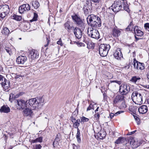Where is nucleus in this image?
I'll return each mask as SVG.
<instances>
[{
	"mask_svg": "<svg viewBox=\"0 0 149 149\" xmlns=\"http://www.w3.org/2000/svg\"><path fill=\"white\" fill-rule=\"evenodd\" d=\"M15 102L17 109H23L26 107H31V109H35L39 106L42 105L44 104V99L43 96L38 97L30 99L28 101L22 99L15 100Z\"/></svg>",
	"mask_w": 149,
	"mask_h": 149,
	"instance_id": "f257e3e1",
	"label": "nucleus"
},
{
	"mask_svg": "<svg viewBox=\"0 0 149 149\" xmlns=\"http://www.w3.org/2000/svg\"><path fill=\"white\" fill-rule=\"evenodd\" d=\"M86 19L88 24L92 27L97 28L101 26L100 19L94 15H88Z\"/></svg>",
	"mask_w": 149,
	"mask_h": 149,
	"instance_id": "f03ea898",
	"label": "nucleus"
},
{
	"mask_svg": "<svg viewBox=\"0 0 149 149\" xmlns=\"http://www.w3.org/2000/svg\"><path fill=\"white\" fill-rule=\"evenodd\" d=\"M132 99L134 102L137 104L143 103V97L141 94L136 91L133 92L132 95Z\"/></svg>",
	"mask_w": 149,
	"mask_h": 149,
	"instance_id": "7ed1b4c3",
	"label": "nucleus"
},
{
	"mask_svg": "<svg viewBox=\"0 0 149 149\" xmlns=\"http://www.w3.org/2000/svg\"><path fill=\"white\" fill-rule=\"evenodd\" d=\"M74 22L79 27L81 28L82 30H84L85 27V24L84 21L76 14L71 16Z\"/></svg>",
	"mask_w": 149,
	"mask_h": 149,
	"instance_id": "20e7f679",
	"label": "nucleus"
},
{
	"mask_svg": "<svg viewBox=\"0 0 149 149\" xmlns=\"http://www.w3.org/2000/svg\"><path fill=\"white\" fill-rule=\"evenodd\" d=\"M110 48L109 45L101 44L99 48V52L100 56L102 57L106 56Z\"/></svg>",
	"mask_w": 149,
	"mask_h": 149,
	"instance_id": "39448f33",
	"label": "nucleus"
},
{
	"mask_svg": "<svg viewBox=\"0 0 149 149\" xmlns=\"http://www.w3.org/2000/svg\"><path fill=\"white\" fill-rule=\"evenodd\" d=\"M87 34L91 38L96 39H98L100 37L98 31L92 28H88Z\"/></svg>",
	"mask_w": 149,
	"mask_h": 149,
	"instance_id": "423d86ee",
	"label": "nucleus"
},
{
	"mask_svg": "<svg viewBox=\"0 0 149 149\" xmlns=\"http://www.w3.org/2000/svg\"><path fill=\"white\" fill-rule=\"evenodd\" d=\"M9 6L6 4L0 6V17L4 18L10 12Z\"/></svg>",
	"mask_w": 149,
	"mask_h": 149,
	"instance_id": "0eeeda50",
	"label": "nucleus"
},
{
	"mask_svg": "<svg viewBox=\"0 0 149 149\" xmlns=\"http://www.w3.org/2000/svg\"><path fill=\"white\" fill-rule=\"evenodd\" d=\"M122 2L120 0H116L109 8L112 9L114 12H117L122 9Z\"/></svg>",
	"mask_w": 149,
	"mask_h": 149,
	"instance_id": "6e6552de",
	"label": "nucleus"
},
{
	"mask_svg": "<svg viewBox=\"0 0 149 149\" xmlns=\"http://www.w3.org/2000/svg\"><path fill=\"white\" fill-rule=\"evenodd\" d=\"M130 91L129 86L126 84H122L120 86L119 92L123 95H126Z\"/></svg>",
	"mask_w": 149,
	"mask_h": 149,
	"instance_id": "1a4fd4ad",
	"label": "nucleus"
},
{
	"mask_svg": "<svg viewBox=\"0 0 149 149\" xmlns=\"http://www.w3.org/2000/svg\"><path fill=\"white\" fill-rule=\"evenodd\" d=\"M73 32L76 38L79 39L81 38L82 35L81 28H79L78 27H76L73 29Z\"/></svg>",
	"mask_w": 149,
	"mask_h": 149,
	"instance_id": "9d476101",
	"label": "nucleus"
},
{
	"mask_svg": "<svg viewBox=\"0 0 149 149\" xmlns=\"http://www.w3.org/2000/svg\"><path fill=\"white\" fill-rule=\"evenodd\" d=\"M30 10V5L28 4H24L20 6L19 8V11L20 13H24L26 10L28 11Z\"/></svg>",
	"mask_w": 149,
	"mask_h": 149,
	"instance_id": "9b49d317",
	"label": "nucleus"
},
{
	"mask_svg": "<svg viewBox=\"0 0 149 149\" xmlns=\"http://www.w3.org/2000/svg\"><path fill=\"white\" fill-rule=\"evenodd\" d=\"M124 96L122 95H117L114 98L113 104L114 105L122 101H124Z\"/></svg>",
	"mask_w": 149,
	"mask_h": 149,
	"instance_id": "f8f14e48",
	"label": "nucleus"
},
{
	"mask_svg": "<svg viewBox=\"0 0 149 149\" xmlns=\"http://www.w3.org/2000/svg\"><path fill=\"white\" fill-rule=\"evenodd\" d=\"M27 60L26 56H20L17 58L16 62L18 64H23Z\"/></svg>",
	"mask_w": 149,
	"mask_h": 149,
	"instance_id": "ddd939ff",
	"label": "nucleus"
},
{
	"mask_svg": "<svg viewBox=\"0 0 149 149\" xmlns=\"http://www.w3.org/2000/svg\"><path fill=\"white\" fill-rule=\"evenodd\" d=\"M31 107H26L25 109L23 111L24 115L25 116H29L31 117L32 116V110H34L31 109Z\"/></svg>",
	"mask_w": 149,
	"mask_h": 149,
	"instance_id": "4468645a",
	"label": "nucleus"
},
{
	"mask_svg": "<svg viewBox=\"0 0 149 149\" xmlns=\"http://www.w3.org/2000/svg\"><path fill=\"white\" fill-rule=\"evenodd\" d=\"M120 33L121 31L119 29L115 28L113 29L112 31V35L113 37L117 38L120 36Z\"/></svg>",
	"mask_w": 149,
	"mask_h": 149,
	"instance_id": "2eb2a0df",
	"label": "nucleus"
},
{
	"mask_svg": "<svg viewBox=\"0 0 149 149\" xmlns=\"http://www.w3.org/2000/svg\"><path fill=\"white\" fill-rule=\"evenodd\" d=\"M114 57L118 60L120 59L121 57H122V54L120 48L117 49L114 53Z\"/></svg>",
	"mask_w": 149,
	"mask_h": 149,
	"instance_id": "dca6fc26",
	"label": "nucleus"
},
{
	"mask_svg": "<svg viewBox=\"0 0 149 149\" xmlns=\"http://www.w3.org/2000/svg\"><path fill=\"white\" fill-rule=\"evenodd\" d=\"M29 56L32 58H38L39 56V54L36 50H33L29 52Z\"/></svg>",
	"mask_w": 149,
	"mask_h": 149,
	"instance_id": "f3484780",
	"label": "nucleus"
},
{
	"mask_svg": "<svg viewBox=\"0 0 149 149\" xmlns=\"http://www.w3.org/2000/svg\"><path fill=\"white\" fill-rule=\"evenodd\" d=\"M10 111V109L7 105H4L1 107L0 112L1 113H7Z\"/></svg>",
	"mask_w": 149,
	"mask_h": 149,
	"instance_id": "a211bd4d",
	"label": "nucleus"
},
{
	"mask_svg": "<svg viewBox=\"0 0 149 149\" xmlns=\"http://www.w3.org/2000/svg\"><path fill=\"white\" fill-rule=\"evenodd\" d=\"M139 112L141 114H144L148 111V108L146 105H143L138 109Z\"/></svg>",
	"mask_w": 149,
	"mask_h": 149,
	"instance_id": "6ab92c4d",
	"label": "nucleus"
},
{
	"mask_svg": "<svg viewBox=\"0 0 149 149\" xmlns=\"http://www.w3.org/2000/svg\"><path fill=\"white\" fill-rule=\"evenodd\" d=\"M65 28L67 29L68 31L72 29V30L75 28L73 26H71L70 25V22L69 21H67L64 24Z\"/></svg>",
	"mask_w": 149,
	"mask_h": 149,
	"instance_id": "aec40b11",
	"label": "nucleus"
},
{
	"mask_svg": "<svg viewBox=\"0 0 149 149\" xmlns=\"http://www.w3.org/2000/svg\"><path fill=\"white\" fill-rule=\"evenodd\" d=\"M1 85L5 89H7L10 86V82L7 80H6L5 79L4 82L2 83Z\"/></svg>",
	"mask_w": 149,
	"mask_h": 149,
	"instance_id": "412c9836",
	"label": "nucleus"
},
{
	"mask_svg": "<svg viewBox=\"0 0 149 149\" xmlns=\"http://www.w3.org/2000/svg\"><path fill=\"white\" fill-rule=\"evenodd\" d=\"M123 2V8L124 10L127 11V12L129 13L130 10L129 9V6L127 4L126 1H124Z\"/></svg>",
	"mask_w": 149,
	"mask_h": 149,
	"instance_id": "4be33fe9",
	"label": "nucleus"
},
{
	"mask_svg": "<svg viewBox=\"0 0 149 149\" xmlns=\"http://www.w3.org/2000/svg\"><path fill=\"white\" fill-rule=\"evenodd\" d=\"M141 79V78L138 76H134L132 77L130 81L136 84L137 82H139Z\"/></svg>",
	"mask_w": 149,
	"mask_h": 149,
	"instance_id": "5701e85b",
	"label": "nucleus"
},
{
	"mask_svg": "<svg viewBox=\"0 0 149 149\" xmlns=\"http://www.w3.org/2000/svg\"><path fill=\"white\" fill-rule=\"evenodd\" d=\"M106 136V132H105L101 131L98 132L97 134V136L99 138L101 139H104Z\"/></svg>",
	"mask_w": 149,
	"mask_h": 149,
	"instance_id": "b1692460",
	"label": "nucleus"
},
{
	"mask_svg": "<svg viewBox=\"0 0 149 149\" xmlns=\"http://www.w3.org/2000/svg\"><path fill=\"white\" fill-rule=\"evenodd\" d=\"M125 139L123 137H119L115 142V143L119 144L123 143L125 142Z\"/></svg>",
	"mask_w": 149,
	"mask_h": 149,
	"instance_id": "393cba45",
	"label": "nucleus"
},
{
	"mask_svg": "<svg viewBox=\"0 0 149 149\" xmlns=\"http://www.w3.org/2000/svg\"><path fill=\"white\" fill-rule=\"evenodd\" d=\"M83 9L86 15H89L91 13V10L88 7L85 6V7H84Z\"/></svg>",
	"mask_w": 149,
	"mask_h": 149,
	"instance_id": "a878e982",
	"label": "nucleus"
},
{
	"mask_svg": "<svg viewBox=\"0 0 149 149\" xmlns=\"http://www.w3.org/2000/svg\"><path fill=\"white\" fill-rule=\"evenodd\" d=\"M134 24H133V21L131 22L128 26L125 29L127 31H132L133 28Z\"/></svg>",
	"mask_w": 149,
	"mask_h": 149,
	"instance_id": "bb28decb",
	"label": "nucleus"
},
{
	"mask_svg": "<svg viewBox=\"0 0 149 149\" xmlns=\"http://www.w3.org/2000/svg\"><path fill=\"white\" fill-rule=\"evenodd\" d=\"M32 6L34 8V9H37L40 6L39 3L37 1H33L32 3Z\"/></svg>",
	"mask_w": 149,
	"mask_h": 149,
	"instance_id": "cd10ccee",
	"label": "nucleus"
},
{
	"mask_svg": "<svg viewBox=\"0 0 149 149\" xmlns=\"http://www.w3.org/2000/svg\"><path fill=\"white\" fill-rule=\"evenodd\" d=\"M81 122L80 120L79 119H77L76 120V121H74L73 123V126L75 128H77V129L79 128L78 127L80 123Z\"/></svg>",
	"mask_w": 149,
	"mask_h": 149,
	"instance_id": "c85d7f7f",
	"label": "nucleus"
},
{
	"mask_svg": "<svg viewBox=\"0 0 149 149\" xmlns=\"http://www.w3.org/2000/svg\"><path fill=\"white\" fill-rule=\"evenodd\" d=\"M43 141V137L42 136L34 140L31 141L32 143H36L37 142L41 143Z\"/></svg>",
	"mask_w": 149,
	"mask_h": 149,
	"instance_id": "c756f323",
	"label": "nucleus"
},
{
	"mask_svg": "<svg viewBox=\"0 0 149 149\" xmlns=\"http://www.w3.org/2000/svg\"><path fill=\"white\" fill-rule=\"evenodd\" d=\"M130 144L133 145L134 148H137L138 146L137 141H136L134 139L131 140Z\"/></svg>",
	"mask_w": 149,
	"mask_h": 149,
	"instance_id": "7c9ffc66",
	"label": "nucleus"
},
{
	"mask_svg": "<svg viewBox=\"0 0 149 149\" xmlns=\"http://www.w3.org/2000/svg\"><path fill=\"white\" fill-rule=\"evenodd\" d=\"M2 32L3 34L5 35H7L9 34L10 31L7 27H4L2 30Z\"/></svg>",
	"mask_w": 149,
	"mask_h": 149,
	"instance_id": "2f4dec72",
	"label": "nucleus"
},
{
	"mask_svg": "<svg viewBox=\"0 0 149 149\" xmlns=\"http://www.w3.org/2000/svg\"><path fill=\"white\" fill-rule=\"evenodd\" d=\"M80 130L79 128H78L77 130V133L76 135V137L77 139V142L80 143L81 141V140L80 137Z\"/></svg>",
	"mask_w": 149,
	"mask_h": 149,
	"instance_id": "473e14b6",
	"label": "nucleus"
},
{
	"mask_svg": "<svg viewBox=\"0 0 149 149\" xmlns=\"http://www.w3.org/2000/svg\"><path fill=\"white\" fill-rule=\"evenodd\" d=\"M139 62L137 61L136 58H134L133 59V61L132 63V64L134 66V68L135 69H137L138 68L139 66Z\"/></svg>",
	"mask_w": 149,
	"mask_h": 149,
	"instance_id": "72a5a7b5",
	"label": "nucleus"
},
{
	"mask_svg": "<svg viewBox=\"0 0 149 149\" xmlns=\"http://www.w3.org/2000/svg\"><path fill=\"white\" fill-rule=\"evenodd\" d=\"M101 0H87L86 1V3L88 4H89V2L92 4V2L93 3H99L101 2Z\"/></svg>",
	"mask_w": 149,
	"mask_h": 149,
	"instance_id": "f704fd0d",
	"label": "nucleus"
},
{
	"mask_svg": "<svg viewBox=\"0 0 149 149\" xmlns=\"http://www.w3.org/2000/svg\"><path fill=\"white\" fill-rule=\"evenodd\" d=\"M124 111H119L116 113L115 114H114L113 113H111L110 114V117L111 119H112L113 117L114 116H117L118 114H120L121 113L123 112Z\"/></svg>",
	"mask_w": 149,
	"mask_h": 149,
	"instance_id": "c9c22d12",
	"label": "nucleus"
},
{
	"mask_svg": "<svg viewBox=\"0 0 149 149\" xmlns=\"http://www.w3.org/2000/svg\"><path fill=\"white\" fill-rule=\"evenodd\" d=\"M12 19L17 21H20L22 19V17L20 16H18L15 14L12 16Z\"/></svg>",
	"mask_w": 149,
	"mask_h": 149,
	"instance_id": "e433bc0d",
	"label": "nucleus"
},
{
	"mask_svg": "<svg viewBox=\"0 0 149 149\" xmlns=\"http://www.w3.org/2000/svg\"><path fill=\"white\" fill-rule=\"evenodd\" d=\"M139 66L137 70H142L144 69V65L143 63H141L139 62Z\"/></svg>",
	"mask_w": 149,
	"mask_h": 149,
	"instance_id": "4c0bfd02",
	"label": "nucleus"
},
{
	"mask_svg": "<svg viewBox=\"0 0 149 149\" xmlns=\"http://www.w3.org/2000/svg\"><path fill=\"white\" fill-rule=\"evenodd\" d=\"M15 95L12 93H10V95L9 100L12 102L14 100L15 102Z\"/></svg>",
	"mask_w": 149,
	"mask_h": 149,
	"instance_id": "58836bf2",
	"label": "nucleus"
},
{
	"mask_svg": "<svg viewBox=\"0 0 149 149\" xmlns=\"http://www.w3.org/2000/svg\"><path fill=\"white\" fill-rule=\"evenodd\" d=\"M38 17V15L37 13H34V16L33 18L30 20L31 22H32L33 21H36L37 20V18Z\"/></svg>",
	"mask_w": 149,
	"mask_h": 149,
	"instance_id": "ea45409f",
	"label": "nucleus"
},
{
	"mask_svg": "<svg viewBox=\"0 0 149 149\" xmlns=\"http://www.w3.org/2000/svg\"><path fill=\"white\" fill-rule=\"evenodd\" d=\"M94 116L96 121H99L100 117V115L99 113H95Z\"/></svg>",
	"mask_w": 149,
	"mask_h": 149,
	"instance_id": "a19ab883",
	"label": "nucleus"
},
{
	"mask_svg": "<svg viewBox=\"0 0 149 149\" xmlns=\"http://www.w3.org/2000/svg\"><path fill=\"white\" fill-rule=\"evenodd\" d=\"M136 35L137 36H139L141 37L142 36L143 34V32L141 31L140 30L139 31H138L136 32V33H135Z\"/></svg>",
	"mask_w": 149,
	"mask_h": 149,
	"instance_id": "79ce46f5",
	"label": "nucleus"
},
{
	"mask_svg": "<svg viewBox=\"0 0 149 149\" xmlns=\"http://www.w3.org/2000/svg\"><path fill=\"white\" fill-rule=\"evenodd\" d=\"M89 119L85 117H82L81 118V123L87 122L88 121Z\"/></svg>",
	"mask_w": 149,
	"mask_h": 149,
	"instance_id": "37998d69",
	"label": "nucleus"
},
{
	"mask_svg": "<svg viewBox=\"0 0 149 149\" xmlns=\"http://www.w3.org/2000/svg\"><path fill=\"white\" fill-rule=\"evenodd\" d=\"M94 106L92 104H91L87 108V111H88L91 109H94Z\"/></svg>",
	"mask_w": 149,
	"mask_h": 149,
	"instance_id": "c03bdc74",
	"label": "nucleus"
},
{
	"mask_svg": "<svg viewBox=\"0 0 149 149\" xmlns=\"http://www.w3.org/2000/svg\"><path fill=\"white\" fill-rule=\"evenodd\" d=\"M61 135L60 134H58L57 135L55 139V141L57 142L61 140Z\"/></svg>",
	"mask_w": 149,
	"mask_h": 149,
	"instance_id": "a18cd8bd",
	"label": "nucleus"
},
{
	"mask_svg": "<svg viewBox=\"0 0 149 149\" xmlns=\"http://www.w3.org/2000/svg\"><path fill=\"white\" fill-rule=\"evenodd\" d=\"M5 50H6V52L8 53L10 55V53H11V50L10 48H9L6 47L5 48Z\"/></svg>",
	"mask_w": 149,
	"mask_h": 149,
	"instance_id": "49530a36",
	"label": "nucleus"
},
{
	"mask_svg": "<svg viewBox=\"0 0 149 149\" xmlns=\"http://www.w3.org/2000/svg\"><path fill=\"white\" fill-rule=\"evenodd\" d=\"M42 146L40 144L36 145L34 147V149H41Z\"/></svg>",
	"mask_w": 149,
	"mask_h": 149,
	"instance_id": "de8ad7c7",
	"label": "nucleus"
},
{
	"mask_svg": "<svg viewBox=\"0 0 149 149\" xmlns=\"http://www.w3.org/2000/svg\"><path fill=\"white\" fill-rule=\"evenodd\" d=\"M57 44L58 45H60L61 46L63 45V43L61 38L59 39V40L57 42Z\"/></svg>",
	"mask_w": 149,
	"mask_h": 149,
	"instance_id": "09e8293b",
	"label": "nucleus"
},
{
	"mask_svg": "<svg viewBox=\"0 0 149 149\" xmlns=\"http://www.w3.org/2000/svg\"><path fill=\"white\" fill-rule=\"evenodd\" d=\"M144 27L146 29H149V23H146L144 25Z\"/></svg>",
	"mask_w": 149,
	"mask_h": 149,
	"instance_id": "8fccbe9b",
	"label": "nucleus"
},
{
	"mask_svg": "<svg viewBox=\"0 0 149 149\" xmlns=\"http://www.w3.org/2000/svg\"><path fill=\"white\" fill-rule=\"evenodd\" d=\"M139 29L138 26H134V33H136V32L138 31L139 30Z\"/></svg>",
	"mask_w": 149,
	"mask_h": 149,
	"instance_id": "3c124183",
	"label": "nucleus"
},
{
	"mask_svg": "<svg viewBox=\"0 0 149 149\" xmlns=\"http://www.w3.org/2000/svg\"><path fill=\"white\" fill-rule=\"evenodd\" d=\"M22 95V93H20L16 95H15V99L16 98H17L19 96L21 95Z\"/></svg>",
	"mask_w": 149,
	"mask_h": 149,
	"instance_id": "603ef678",
	"label": "nucleus"
},
{
	"mask_svg": "<svg viewBox=\"0 0 149 149\" xmlns=\"http://www.w3.org/2000/svg\"><path fill=\"white\" fill-rule=\"evenodd\" d=\"M111 82H116L119 85H120L121 84L120 81H118L117 80H114L113 81H111Z\"/></svg>",
	"mask_w": 149,
	"mask_h": 149,
	"instance_id": "864d4df0",
	"label": "nucleus"
},
{
	"mask_svg": "<svg viewBox=\"0 0 149 149\" xmlns=\"http://www.w3.org/2000/svg\"><path fill=\"white\" fill-rule=\"evenodd\" d=\"M134 116L136 120H137L138 122L140 121V119L139 118L135 116Z\"/></svg>",
	"mask_w": 149,
	"mask_h": 149,
	"instance_id": "5fc2aeb1",
	"label": "nucleus"
},
{
	"mask_svg": "<svg viewBox=\"0 0 149 149\" xmlns=\"http://www.w3.org/2000/svg\"><path fill=\"white\" fill-rule=\"evenodd\" d=\"M136 131V130L134 131H132V132H129L127 134V135H132V134H133Z\"/></svg>",
	"mask_w": 149,
	"mask_h": 149,
	"instance_id": "6e6d98bb",
	"label": "nucleus"
},
{
	"mask_svg": "<svg viewBox=\"0 0 149 149\" xmlns=\"http://www.w3.org/2000/svg\"><path fill=\"white\" fill-rule=\"evenodd\" d=\"M71 119L72 120V123H73L74 121H75L76 120L73 117V116H71Z\"/></svg>",
	"mask_w": 149,
	"mask_h": 149,
	"instance_id": "4d7b16f0",
	"label": "nucleus"
},
{
	"mask_svg": "<svg viewBox=\"0 0 149 149\" xmlns=\"http://www.w3.org/2000/svg\"><path fill=\"white\" fill-rule=\"evenodd\" d=\"M122 107L123 108H125L126 107V105L124 102H123L122 104Z\"/></svg>",
	"mask_w": 149,
	"mask_h": 149,
	"instance_id": "13d9d810",
	"label": "nucleus"
},
{
	"mask_svg": "<svg viewBox=\"0 0 149 149\" xmlns=\"http://www.w3.org/2000/svg\"><path fill=\"white\" fill-rule=\"evenodd\" d=\"M3 77L2 75L0 74V81H3Z\"/></svg>",
	"mask_w": 149,
	"mask_h": 149,
	"instance_id": "bf43d9fd",
	"label": "nucleus"
},
{
	"mask_svg": "<svg viewBox=\"0 0 149 149\" xmlns=\"http://www.w3.org/2000/svg\"><path fill=\"white\" fill-rule=\"evenodd\" d=\"M99 109V107H97L95 111V113H98L97 111H98V109Z\"/></svg>",
	"mask_w": 149,
	"mask_h": 149,
	"instance_id": "052dcab7",
	"label": "nucleus"
},
{
	"mask_svg": "<svg viewBox=\"0 0 149 149\" xmlns=\"http://www.w3.org/2000/svg\"><path fill=\"white\" fill-rule=\"evenodd\" d=\"M135 38L136 39V41H137V40H139L140 38H139L137 37L136 36H135Z\"/></svg>",
	"mask_w": 149,
	"mask_h": 149,
	"instance_id": "680f3d73",
	"label": "nucleus"
},
{
	"mask_svg": "<svg viewBox=\"0 0 149 149\" xmlns=\"http://www.w3.org/2000/svg\"><path fill=\"white\" fill-rule=\"evenodd\" d=\"M145 87L147 88H149V85H146L145 86Z\"/></svg>",
	"mask_w": 149,
	"mask_h": 149,
	"instance_id": "e2e57ef3",
	"label": "nucleus"
},
{
	"mask_svg": "<svg viewBox=\"0 0 149 149\" xmlns=\"http://www.w3.org/2000/svg\"><path fill=\"white\" fill-rule=\"evenodd\" d=\"M72 146H73V149H75V148H74V147L76 146V145L74 144H72Z\"/></svg>",
	"mask_w": 149,
	"mask_h": 149,
	"instance_id": "0e129e2a",
	"label": "nucleus"
},
{
	"mask_svg": "<svg viewBox=\"0 0 149 149\" xmlns=\"http://www.w3.org/2000/svg\"><path fill=\"white\" fill-rule=\"evenodd\" d=\"M3 70V68H2V67L0 66V72L2 70Z\"/></svg>",
	"mask_w": 149,
	"mask_h": 149,
	"instance_id": "69168bd1",
	"label": "nucleus"
},
{
	"mask_svg": "<svg viewBox=\"0 0 149 149\" xmlns=\"http://www.w3.org/2000/svg\"><path fill=\"white\" fill-rule=\"evenodd\" d=\"M147 77L149 79V72L148 73Z\"/></svg>",
	"mask_w": 149,
	"mask_h": 149,
	"instance_id": "338daca9",
	"label": "nucleus"
},
{
	"mask_svg": "<svg viewBox=\"0 0 149 149\" xmlns=\"http://www.w3.org/2000/svg\"><path fill=\"white\" fill-rule=\"evenodd\" d=\"M48 44H49V40H48L47 42V44H46L45 45V47H46V46H47L48 45Z\"/></svg>",
	"mask_w": 149,
	"mask_h": 149,
	"instance_id": "774afa93",
	"label": "nucleus"
}]
</instances>
